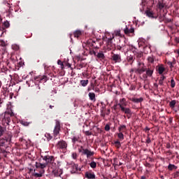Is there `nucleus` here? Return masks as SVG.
Returning <instances> with one entry per match:
<instances>
[{
  "mask_svg": "<svg viewBox=\"0 0 179 179\" xmlns=\"http://www.w3.org/2000/svg\"><path fill=\"white\" fill-rule=\"evenodd\" d=\"M35 167L36 169H40L41 170L39 171V173H37V172H36V169H34L33 176H34V177H36V178H40L44 175V173H45V171L44 170V169H45V167H47V164H45V163L41 164L40 162H36Z\"/></svg>",
  "mask_w": 179,
  "mask_h": 179,
  "instance_id": "nucleus-1",
  "label": "nucleus"
},
{
  "mask_svg": "<svg viewBox=\"0 0 179 179\" xmlns=\"http://www.w3.org/2000/svg\"><path fill=\"white\" fill-rule=\"evenodd\" d=\"M56 148L61 153H66L68 152V143L64 140H61L56 144Z\"/></svg>",
  "mask_w": 179,
  "mask_h": 179,
  "instance_id": "nucleus-2",
  "label": "nucleus"
},
{
  "mask_svg": "<svg viewBox=\"0 0 179 179\" xmlns=\"http://www.w3.org/2000/svg\"><path fill=\"white\" fill-rule=\"evenodd\" d=\"M13 115H15V113H13V110H12V109L6 110L3 117L5 123L9 124V122H10V117H13Z\"/></svg>",
  "mask_w": 179,
  "mask_h": 179,
  "instance_id": "nucleus-3",
  "label": "nucleus"
},
{
  "mask_svg": "<svg viewBox=\"0 0 179 179\" xmlns=\"http://www.w3.org/2000/svg\"><path fill=\"white\" fill-rule=\"evenodd\" d=\"M12 141V135L8 134V137L0 138V147L6 146L8 143H10Z\"/></svg>",
  "mask_w": 179,
  "mask_h": 179,
  "instance_id": "nucleus-4",
  "label": "nucleus"
},
{
  "mask_svg": "<svg viewBox=\"0 0 179 179\" xmlns=\"http://www.w3.org/2000/svg\"><path fill=\"white\" fill-rule=\"evenodd\" d=\"M138 68L135 69L134 71L136 73H139L141 75V73H143V72L146 71V68L145 67V64L143 63L138 62Z\"/></svg>",
  "mask_w": 179,
  "mask_h": 179,
  "instance_id": "nucleus-5",
  "label": "nucleus"
},
{
  "mask_svg": "<svg viewBox=\"0 0 179 179\" xmlns=\"http://www.w3.org/2000/svg\"><path fill=\"white\" fill-rule=\"evenodd\" d=\"M43 160H45V162H46V163L45 164H47V166L48 164H52V163H54V157L46 155L43 157Z\"/></svg>",
  "mask_w": 179,
  "mask_h": 179,
  "instance_id": "nucleus-6",
  "label": "nucleus"
},
{
  "mask_svg": "<svg viewBox=\"0 0 179 179\" xmlns=\"http://www.w3.org/2000/svg\"><path fill=\"white\" fill-rule=\"evenodd\" d=\"M60 129H61V126L59 124V122H56V125L53 131V135L55 138H57V136H58V134H59Z\"/></svg>",
  "mask_w": 179,
  "mask_h": 179,
  "instance_id": "nucleus-7",
  "label": "nucleus"
},
{
  "mask_svg": "<svg viewBox=\"0 0 179 179\" xmlns=\"http://www.w3.org/2000/svg\"><path fill=\"white\" fill-rule=\"evenodd\" d=\"M124 31L127 36H129L130 37H134V36H135V29L134 28H126L124 29Z\"/></svg>",
  "mask_w": 179,
  "mask_h": 179,
  "instance_id": "nucleus-8",
  "label": "nucleus"
},
{
  "mask_svg": "<svg viewBox=\"0 0 179 179\" xmlns=\"http://www.w3.org/2000/svg\"><path fill=\"white\" fill-rule=\"evenodd\" d=\"M127 105L128 103L127 102V99H125V98L120 99L119 101V103H117V106H119L120 108L127 107Z\"/></svg>",
  "mask_w": 179,
  "mask_h": 179,
  "instance_id": "nucleus-9",
  "label": "nucleus"
},
{
  "mask_svg": "<svg viewBox=\"0 0 179 179\" xmlns=\"http://www.w3.org/2000/svg\"><path fill=\"white\" fill-rule=\"evenodd\" d=\"M83 155H85L87 158L92 157L94 155V152H92L87 149H83Z\"/></svg>",
  "mask_w": 179,
  "mask_h": 179,
  "instance_id": "nucleus-10",
  "label": "nucleus"
},
{
  "mask_svg": "<svg viewBox=\"0 0 179 179\" xmlns=\"http://www.w3.org/2000/svg\"><path fill=\"white\" fill-rule=\"evenodd\" d=\"M112 59L114 61V62H121V61H122L121 59V55L120 54H113L112 56Z\"/></svg>",
  "mask_w": 179,
  "mask_h": 179,
  "instance_id": "nucleus-11",
  "label": "nucleus"
},
{
  "mask_svg": "<svg viewBox=\"0 0 179 179\" xmlns=\"http://www.w3.org/2000/svg\"><path fill=\"white\" fill-rule=\"evenodd\" d=\"M152 75H153V70L148 69V70L145 71V75L143 76V78L146 80L148 79V76L150 77Z\"/></svg>",
  "mask_w": 179,
  "mask_h": 179,
  "instance_id": "nucleus-12",
  "label": "nucleus"
},
{
  "mask_svg": "<svg viewBox=\"0 0 179 179\" xmlns=\"http://www.w3.org/2000/svg\"><path fill=\"white\" fill-rule=\"evenodd\" d=\"M145 15H146V16H148V17H151V19L155 18V13H153V11H152L150 10H147L145 11Z\"/></svg>",
  "mask_w": 179,
  "mask_h": 179,
  "instance_id": "nucleus-13",
  "label": "nucleus"
},
{
  "mask_svg": "<svg viewBox=\"0 0 179 179\" xmlns=\"http://www.w3.org/2000/svg\"><path fill=\"white\" fill-rule=\"evenodd\" d=\"M88 96L90 97V100L92 101H96V94H94V92H90Z\"/></svg>",
  "mask_w": 179,
  "mask_h": 179,
  "instance_id": "nucleus-14",
  "label": "nucleus"
},
{
  "mask_svg": "<svg viewBox=\"0 0 179 179\" xmlns=\"http://www.w3.org/2000/svg\"><path fill=\"white\" fill-rule=\"evenodd\" d=\"M85 177L89 179H94L96 178V175H94V173L87 172L85 173Z\"/></svg>",
  "mask_w": 179,
  "mask_h": 179,
  "instance_id": "nucleus-15",
  "label": "nucleus"
},
{
  "mask_svg": "<svg viewBox=\"0 0 179 179\" xmlns=\"http://www.w3.org/2000/svg\"><path fill=\"white\" fill-rule=\"evenodd\" d=\"M81 169L80 168H79V165L76 164H74L73 165V171H72V173H76V171H80Z\"/></svg>",
  "mask_w": 179,
  "mask_h": 179,
  "instance_id": "nucleus-16",
  "label": "nucleus"
},
{
  "mask_svg": "<svg viewBox=\"0 0 179 179\" xmlns=\"http://www.w3.org/2000/svg\"><path fill=\"white\" fill-rule=\"evenodd\" d=\"M121 111L124 113V114H131V109L129 108H126L125 106L123 108H121Z\"/></svg>",
  "mask_w": 179,
  "mask_h": 179,
  "instance_id": "nucleus-17",
  "label": "nucleus"
},
{
  "mask_svg": "<svg viewBox=\"0 0 179 179\" xmlns=\"http://www.w3.org/2000/svg\"><path fill=\"white\" fill-rule=\"evenodd\" d=\"M80 83L83 87H86L89 85V80H81Z\"/></svg>",
  "mask_w": 179,
  "mask_h": 179,
  "instance_id": "nucleus-18",
  "label": "nucleus"
},
{
  "mask_svg": "<svg viewBox=\"0 0 179 179\" xmlns=\"http://www.w3.org/2000/svg\"><path fill=\"white\" fill-rule=\"evenodd\" d=\"M131 101H134V103H141V101H143V98H133Z\"/></svg>",
  "mask_w": 179,
  "mask_h": 179,
  "instance_id": "nucleus-19",
  "label": "nucleus"
},
{
  "mask_svg": "<svg viewBox=\"0 0 179 179\" xmlns=\"http://www.w3.org/2000/svg\"><path fill=\"white\" fill-rule=\"evenodd\" d=\"M79 136H74L71 138V142L75 145L79 141Z\"/></svg>",
  "mask_w": 179,
  "mask_h": 179,
  "instance_id": "nucleus-20",
  "label": "nucleus"
},
{
  "mask_svg": "<svg viewBox=\"0 0 179 179\" xmlns=\"http://www.w3.org/2000/svg\"><path fill=\"white\" fill-rule=\"evenodd\" d=\"M81 34H82V31H80V30H77L74 32V37H76V38H78L81 36Z\"/></svg>",
  "mask_w": 179,
  "mask_h": 179,
  "instance_id": "nucleus-21",
  "label": "nucleus"
},
{
  "mask_svg": "<svg viewBox=\"0 0 179 179\" xmlns=\"http://www.w3.org/2000/svg\"><path fill=\"white\" fill-rule=\"evenodd\" d=\"M117 138H119L120 141H124V134H122V131H120V133L117 134Z\"/></svg>",
  "mask_w": 179,
  "mask_h": 179,
  "instance_id": "nucleus-22",
  "label": "nucleus"
},
{
  "mask_svg": "<svg viewBox=\"0 0 179 179\" xmlns=\"http://www.w3.org/2000/svg\"><path fill=\"white\" fill-rule=\"evenodd\" d=\"M157 8H159V9H160V10H162V9H163V8H164V4L163 3L162 1L158 2Z\"/></svg>",
  "mask_w": 179,
  "mask_h": 179,
  "instance_id": "nucleus-23",
  "label": "nucleus"
},
{
  "mask_svg": "<svg viewBox=\"0 0 179 179\" xmlns=\"http://www.w3.org/2000/svg\"><path fill=\"white\" fill-rule=\"evenodd\" d=\"M113 38H114V35H113L112 38L107 39L106 43H107L108 45H112Z\"/></svg>",
  "mask_w": 179,
  "mask_h": 179,
  "instance_id": "nucleus-24",
  "label": "nucleus"
},
{
  "mask_svg": "<svg viewBox=\"0 0 179 179\" xmlns=\"http://www.w3.org/2000/svg\"><path fill=\"white\" fill-rule=\"evenodd\" d=\"M163 72H164V67L160 66L158 68V73H159V75H162Z\"/></svg>",
  "mask_w": 179,
  "mask_h": 179,
  "instance_id": "nucleus-25",
  "label": "nucleus"
},
{
  "mask_svg": "<svg viewBox=\"0 0 179 179\" xmlns=\"http://www.w3.org/2000/svg\"><path fill=\"white\" fill-rule=\"evenodd\" d=\"M90 166L92 169H96V167H97V164L96 163V162L92 161L90 164Z\"/></svg>",
  "mask_w": 179,
  "mask_h": 179,
  "instance_id": "nucleus-26",
  "label": "nucleus"
},
{
  "mask_svg": "<svg viewBox=\"0 0 179 179\" xmlns=\"http://www.w3.org/2000/svg\"><path fill=\"white\" fill-rule=\"evenodd\" d=\"M148 61L150 64H153V62H155V57H153V56H150L148 57Z\"/></svg>",
  "mask_w": 179,
  "mask_h": 179,
  "instance_id": "nucleus-27",
  "label": "nucleus"
},
{
  "mask_svg": "<svg viewBox=\"0 0 179 179\" xmlns=\"http://www.w3.org/2000/svg\"><path fill=\"white\" fill-rule=\"evenodd\" d=\"M176 100H173L169 103L171 108H174L176 107Z\"/></svg>",
  "mask_w": 179,
  "mask_h": 179,
  "instance_id": "nucleus-28",
  "label": "nucleus"
},
{
  "mask_svg": "<svg viewBox=\"0 0 179 179\" xmlns=\"http://www.w3.org/2000/svg\"><path fill=\"white\" fill-rule=\"evenodd\" d=\"M168 169L171 171V170H174V169H177V166H176V165L174 164H169V166H168Z\"/></svg>",
  "mask_w": 179,
  "mask_h": 179,
  "instance_id": "nucleus-29",
  "label": "nucleus"
},
{
  "mask_svg": "<svg viewBox=\"0 0 179 179\" xmlns=\"http://www.w3.org/2000/svg\"><path fill=\"white\" fill-rule=\"evenodd\" d=\"M97 58H101V59H104V53L103 52H99L96 55Z\"/></svg>",
  "mask_w": 179,
  "mask_h": 179,
  "instance_id": "nucleus-30",
  "label": "nucleus"
},
{
  "mask_svg": "<svg viewBox=\"0 0 179 179\" xmlns=\"http://www.w3.org/2000/svg\"><path fill=\"white\" fill-rule=\"evenodd\" d=\"M11 47L14 50V51H17L20 48L19 45L17 44H13Z\"/></svg>",
  "mask_w": 179,
  "mask_h": 179,
  "instance_id": "nucleus-31",
  "label": "nucleus"
},
{
  "mask_svg": "<svg viewBox=\"0 0 179 179\" xmlns=\"http://www.w3.org/2000/svg\"><path fill=\"white\" fill-rule=\"evenodd\" d=\"M45 136L47 138V141H51V139H52V136L50 134H45Z\"/></svg>",
  "mask_w": 179,
  "mask_h": 179,
  "instance_id": "nucleus-32",
  "label": "nucleus"
},
{
  "mask_svg": "<svg viewBox=\"0 0 179 179\" xmlns=\"http://www.w3.org/2000/svg\"><path fill=\"white\" fill-rule=\"evenodd\" d=\"M115 145L116 146V148H121V142H120V141H115Z\"/></svg>",
  "mask_w": 179,
  "mask_h": 179,
  "instance_id": "nucleus-33",
  "label": "nucleus"
},
{
  "mask_svg": "<svg viewBox=\"0 0 179 179\" xmlns=\"http://www.w3.org/2000/svg\"><path fill=\"white\" fill-rule=\"evenodd\" d=\"M58 171H61V170L59 169L57 171H56V170L53 171V173H54L55 177H59V176H61V173H58Z\"/></svg>",
  "mask_w": 179,
  "mask_h": 179,
  "instance_id": "nucleus-34",
  "label": "nucleus"
},
{
  "mask_svg": "<svg viewBox=\"0 0 179 179\" xmlns=\"http://www.w3.org/2000/svg\"><path fill=\"white\" fill-rule=\"evenodd\" d=\"M127 61H128V62H132V61H134V56H132V55L128 56Z\"/></svg>",
  "mask_w": 179,
  "mask_h": 179,
  "instance_id": "nucleus-35",
  "label": "nucleus"
},
{
  "mask_svg": "<svg viewBox=\"0 0 179 179\" xmlns=\"http://www.w3.org/2000/svg\"><path fill=\"white\" fill-rule=\"evenodd\" d=\"M171 87H176V81H174V79L171 80Z\"/></svg>",
  "mask_w": 179,
  "mask_h": 179,
  "instance_id": "nucleus-36",
  "label": "nucleus"
},
{
  "mask_svg": "<svg viewBox=\"0 0 179 179\" xmlns=\"http://www.w3.org/2000/svg\"><path fill=\"white\" fill-rule=\"evenodd\" d=\"M125 128H127V127L125 125H122L118 128V131L119 132H122V129H125Z\"/></svg>",
  "mask_w": 179,
  "mask_h": 179,
  "instance_id": "nucleus-37",
  "label": "nucleus"
},
{
  "mask_svg": "<svg viewBox=\"0 0 179 179\" xmlns=\"http://www.w3.org/2000/svg\"><path fill=\"white\" fill-rule=\"evenodd\" d=\"M0 45L1 47H6V42H5V41H0Z\"/></svg>",
  "mask_w": 179,
  "mask_h": 179,
  "instance_id": "nucleus-38",
  "label": "nucleus"
},
{
  "mask_svg": "<svg viewBox=\"0 0 179 179\" xmlns=\"http://www.w3.org/2000/svg\"><path fill=\"white\" fill-rule=\"evenodd\" d=\"M3 132H5V129L0 126V136H2V135H3Z\"/></svg>",
  "mask_w": 179,
  "mask_h": 179,
  "instance_id": "nucleus-39",
  "label": "nucleus"
},
{
  "mask_svg": "<svg viewBox=\"0 0 179 179\" xmlns=\"http://www.w3.org/2000/svg\"><path fill=\"white\" fill-rule=\"evenodd\" d=\"M113 166H118V159L117 158L113 159Z\"/></svg>",
  "mask_w": 179,
  "mask_h": 179,
  "instance_id": "nucleus-40",
  "label": "nucleus"
},
{
  "mask_svg": "<svg viewBox=\"0 0 179 179\" xmlns=\"http://www.w3.org/2000/svg\"><path fill=\"white\" fill-rule=\"evenodd\" d=\"M71 157L74 160H76V159L78 158V154H76V152H73Z\"/></svg>",
  "mask_w": 179,
  "mask_h": 179,
  "instance_id": "nucleus-41",
  "label": "nucleus"
},
{
  "mask_svg": "<svg viewBox=\"0 0 179 179\" xmlns=\"http://www.w3.org/2000/svg\"><path fill=\"white\" fill-rule=\"evenodd\" d=\"M3 25L5 26V27H9L10 24H9V22L6 21L4 22Z\"/></svg>",
  "mask_w": 179,
  "mask_h": 179,
  "instance_id": "nucleus-42",
  "label": "nucleus"
},
{
  "mask_svg": "<svg viewBox=\"0 0 179 179\" xmlns=\"http://www.w3.org/2000/svg\"><path fill=\"white\" fill-rule=\"evenodd\" d=\"M21 124L22 125H24V127H27L29 125V122H23L22 121V122H21Z\"/></svg>",
  "mask_w": 179,
  "mask_h": 179,
  "instance_id": "nucleus-43",
  "label": "nucleus"
},
{
  "mask_svg": "<svg viewBox=\"0 0 179 179\" xmlns=\"http://www.w3.org/2000/svg\"><path fill=\"white\" fill-rule=\"evenodd\" d=\"M58 65H61V66H64V63L61 60L57 61Z\"/></svg>",
  "mask_w": 179,
  "mask_h": 179,
  "instance_id": "nucleus-44",
  "label": "nucleus"
},
{
  "mask_svg": "<svg viewBox=\"0 0 179 179\" xmlns=\"http://www.w3.org/2000/svg\"><path fill=\"white\" fill-rule=\"evenodd\" d=\"M85 135H87V136H90V135H92V132L87 131H85Z\"/></svg>",
  "mask_w": 179,
  "mask_h": 179,
  "instance_id": "nucleus-45",
  "label": "nucleus"
},
{
  "mask_svg": "<svg viewBox=\"0 0 179 179\" xmlns=\"http://www.w3.org/2000/svg\"><path fill=\"white\" fill-rule=\"evenodd\" d=\"M109 129H110V125L106 124V125L105 126V131H108Z\"/></svg>",
  "mask_w": 179,
  "mask_h": 179,
  "instance_id": "nucleus-46",
  "label": "nucleus"
},
{
  "mask_svg": "<svg viewBox=\"0 0 179 179\" xmlns=\"http://www.w3.org/2000/svg\"><path fill=\"white\" fill-rule=\"evenodd\" d=\"M116 36H121V31H117L115 33Z\"/></svg>",
  "mask_w": 179,
  "mask_h": 179,
  "instance_id": "nucleus-47",
  "label": "nucleus"
},
{
  "mask_svg": "<svg viewBox=\"0 0 179 179\" xmlns=\"http://www.w3.org/2000/svg\"><path fill=\"white\" fill-rule=\"evenodd\" d=\"M150 142H152V141L150 140V138L148 137L146 140V143H150Z\"/></svg>",
  "mask_w": 179,
  "mask_h": 179,
  "instance_id": "nucleus-48",
  "label": "nucleus"
},
{
  "mask_svg": "<svg viewBox=\"0 0 179 179\" xmlns=\"http://www.w3.org/2000/svg\"><path fill=\"white\" fill-rule=\"evenodd\" d=\"M166 79V77L164 76H162L159 80H164Z\"/></svg>",
  "mask_w": 179,
  "mask_h": 179,
  "instance_id": "nucleus-49",
  "label": "nucleus"
},
{
  "mask_svg": "<svg viewBox=\"0 0 179 179\" xmlns=\"http://www.w3.org/2000/svg\"><path fill=\"white\" fill-rule=\"evenodd\" d=\"M159 85H160L161 86L163 85V80H159Z\"/></svg>",
  "mask_w": 179,
  "mask_h": 179,
  "instance_id": "nucleus-50",
  "label": "nucleus"
},
{
  "mask_svg": "<svg viewBox=\"0 0 179 179\" xmlns=\"http://www.w3.org/2000/svg\"><path fill=\"white\" fill-rule=\"evenodd\" d=\"M169 65H170V68H173V63L172 62H169Z\"/></svg>",
  "mask_w": 179,
  "mask_h": 179,
  "instance_id": "nucleus-51",
  "label": "nucleus"
},
{
  "mask_svg": "<svg viewBox=\"0 0 179 179\" xmlns=\"http://www.w3.org/2000/svg\"><path fill=\"white\" fill-rule=\"evenodd\" d=\"M130 90H135V87H131L130 88Z\"/></svg>",
  "mask_w": 179,
  "mask_h": 179,
  "instance_id": "nucleus-52",
  "label": "nucleus"
},
{
  "mask_svg": "<svg viewBox=\"0 0 179 179\" xmlns=\"http://www.w3.org/2000/svg\"><path fill=\"white\" fill-rule=\"evenodd\" d=\"M117 106H118V104H116V105L114 106L115 110L117 108Z\"/></svg>",
  "mask_w": 179,
  "mask_h": 179,
  "instance_id": "nucleus-53",
  "label": "nucleus"
},
{
  "mask_svg": "<svg viewBox=\"0 0 179 179\" xmlns=\"http://www.w3.org/2000/svg\"><path fill=\"white\" fill-rule=\"evenodd\" d=\"M122 163L119 162L117 166H122Z\"/></svg>",
  "mask_w": 179,
  "mask_h": 179,
  "instance_id": "nucleus-54",
  "label": "nucleus"
},
{
  "mask_svg": "<svg viewBox=\"0 0 179 179\" xmlns=\"http://www.w3.org/2000/svg\"><path fill=\"white\" fill-rule=\"evenodd\" d=\"M141 179H146L145 176H141Z\"/></svg>",
  "mask_w": 179,
  "mask_h": 179,
  "instance_id": "nucleus-55",
  "label": "nucleus"
},
{
  "mask_svg": "<svg viewBox=\"0 0 179 179\" xmlns=\"http://www.w3.org/2000/svg\"><path fill=\"white\" fill-rule=\"evenodd\" d=\"M54 108V106H50V108Z\"/></svg>",
  "mask_w": 179,
  "mask_h": 179,
  "instance_id": "nucleus-56",
  "label": "nucleus"
},
{
  "mask_svg": "<svg viewBox=\"0 0 179 179\" xmlns=\"http://www.w3.org/2000/svg\"><path fill=\"white\" fill-rule=\"evenodd\" d=\"M177 53L179 55V50H177Z\"/></svg>",
  "mask_w": 179,
  "mask_h": 179,
  "instance_id": "nucleus-57",
  "label": "nucleus"
},
{
  "mask_svg": "<svg viewBox=\"0 0 179 179\" xmlns=\"http://www.w3.org/2000/svg\"><path fill=\"white\" fill-rule=\"evenodd\" d=\"M2 86V83H1V81H0V87Z\"/></svg>",
  "mask_w": 179,
  "mask_h": 179,
  "instance_id": "nucleus-58",
  "label": "nucleus"
},
{
  "mask_svg": "<svg viewBox=\"0 0 179 179\" xmlns=\"http://www.w3.org/2000/svg\"><path fill=\"white\" fill-rule=\"evenodd\" d=\"M71 37H72V34H70V38H71Z\"/></svg>",
  "mask_w": 179,
  "mask_h": 179,
  "instance_id": "nucleus-59",
  "label": "nucleus"
},
{
  "mask_svg": "<svg viewBox=\"0 0 179 179\" xmlns=\"http://www.w3.org/2000/svg\"><path fill=\"white\" fill-rule=\"evenodd\" d=\"M176 41H177V43H178V39H176Z\"/></svg>",
  "mask_w": 179,
  "mask_h": 179,
  "instance_id": "nucleus-60",
  "label": "nucleus"
},
{
  "mask_svg": "<svg viewBox=\"0 0 179 179\" xmlns=\"http://www.w3.org/2000/svg\"><path fill=\"white\" fill-rule=\"evenodd\" d=\"M38 89H40L39 86H38Z\"/></svg>",
  "mask_w": 179,
  "mask_h": 179,
  "instance_id": "nucleus-61",
  "label": "nucleus"
},
{
  "mask_svg": "<svg viewBox=\"0 0 179 179\" xmlns=\"http://www.w3.org/2000/svg\"><path fill=\"white\" fill-rule=\"evenodd\" d=\"M38 89H40L39 86H38Z\"/></svg>",
  "mask_w": 179,
  "mask_h": 179,
  "instance_id": "nucleus-62",
  "label": "nucleus"
},
{
  "mask_svg": "<svg viewBox=\"0 0 179 179\" xmlns=\"http://www.w3.org/2000/svg\"><path fill=\"white\" fill-rule=\"evenodd\" d=\"M103 115V117H104V115Z\"/></svg>",
  "mask_w": 179,
  "mask_h": 179,
  "instance_id": "nucleus-63",
  "label": "nucleus"
}]
</instances>
